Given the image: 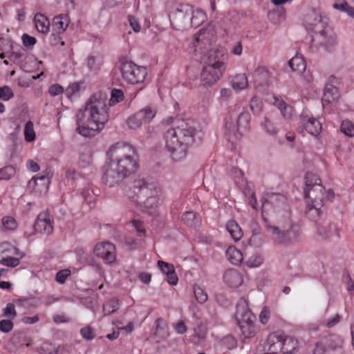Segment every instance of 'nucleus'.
<instances>
[{
	"label": "nucleus",
	"mask_w": 354,
	"mask_h": 354,
	"mask_svg": "<svg viewBox=\"0 0 354 354\" xmlns=\"http://www.w3.org/2000/svg\"><path fill=\"white\" fill-rule=\"evenodd\" d=\"M252 77L256 87L269 86L274 79L268 68L263 66H259L254 69Z\"/></svg>",
	"instance_id": "20"
},
{
	"label": "nucleus",
	"mask_w": 354,
	"mask_h": 354,
	"mask_svg": "<svg viewBox=\"0 0 354 354\" xmlns=\"http://www.w3.org/2000/svg\"><path fill=\"white\" fill-rule=\"evenodd\" d=\"M328 25V20L323 17L318 12L312 10L308 13L304 19V26L308 32L314 35L319 33Z\"/></svg>",
	"instance_id": "16"
},
{
	"label": "nucleus",
	"mask_w": 354,
	"mask_h": 354,
	"mask_svg": "<svg viewBox=\"0 0 354 354\" xmlns=\"http://www.w3.org/2000/svg\"><path fill=\"white\" fill-rule=\"evenodd\" d=\"M120 72L124 81L130 84L142 83L147 75L146 67L127 61L121 64Z\"/></svg>",
	"instance_id": "10"
},
{
	"label": "nucleus",
	"mask_w": 354,
	"mask_h": 354,
	"mask_svg": "<svg viewBox=\"0 0 354 354\" xmlns=\"http://www.w3.org/2000/svg\"><path fill=\"white\" fill-rule=\"evenodd\" d=\"M156 322V334L162 339L167 338L169 335L167 322L162 318H158Z\"/></svg>",
	"instance_id": "37"
},
{
	"label": "nucleus",
	"mask_w": 354,
	"mask_h": 354,
	"mask_svg": "<svg viewBox=\"0 0 354 354\" xmlns=\"http://www.w3.org/2000/svg\"><path fill=\"white\" fill-rule=\"evenodd\" d=\"M156 114V110L151 106H146L130 115L126 122L129 129L136 130L143 124L150 122Z\"/></svg>",
	"instance_id": "13"
},
{
	"label": "nucleus",
	"mask_w": 354,
	"mask_h": 354,
	"mask_svg": "<svg viewBox=\"0 0 354 354\" xmlns=\"http://www.w3.org/2000/svg\"><path fill=\"white\" fill-rule=\"evenodd\" d=\"M226 257L228 261L234 265L241 263L243 260L242 253L234 246H230L227 249Z\"/></svg>",
	"instance_id": "30"
},
{
	"label": "nucleus",
	"mask_w": 354,
	"mask_h": 354,
	"mask_svg": "<svg viewBox=\"0 0 354 354\" xmlns=\"http://www.w3.org/2000/svg\"><path fill=\"white\" fill-rule=\"evenodd\" d=\"M93 253L106 264L111 265L116 260L115 247L109 241L97 243L94 248Z\"/></svg>",
	"instance_id": "15"
},
{
	"label": "nucleus",
	"mask_w": 354,
	"mask_h": 354,
	"mask_svg": "<svg viewBox=\"0 0 354 354\" xmlns=\"http://www.w3.org/2000/svg\"><path fill=\"white\" fill-rule=\"evenodd\" d=\"M224 282L231 288H237L243 281L241 274L236 269H228L223 274Z\"/></svg>",
	"instance_id": "21"
},
{
	"label": "nucleus",
	"mask_w": 354,
	"mask_h": 354,
	"mask_svg": "<svg viewBox=\"0 0 354 354\" xmlns=\"http://www.w3.org/2000/svg\"><path fill=\"white\" fill-rule=\"evenodd\" d=\"M103 64V59L100 56L98 55H90L87 58V66L88 70L94 73L97 74Z\"/></svg>",
	"instance_id": "31"
},
{
	"label": "nucleus",
	"mask_w": 354,
	"mask_h": 354,
	"mask_svg": "<svg viewBox=\"0 0 354 354\" xmlns=\"http://www.w3.org/2000/svg\"><path fill=\"white\" fill-rule=\"evenodd\" d=\"M301 122L306 131L313 136H317L322 131L321 122L312 115L304 111L300 117Z\"/></svg>",
	"instance_id": "19"
},
{
	"label": "nucleus",
	"mask_w": 354,
	"mask_h": 354,
	"mask_svg": "<svg viewBox=\"0 0 354 354\" xmlns=\"http://www.w3.org/2000/svg\"><path fill=\"white\" fill-rule=\"evenodd\" d=\"M194 294L196 300L199 304H204L207 300V295L200 286L194 285L193 287Z\"/></svg>",
	"instance_id": "43"
},
{
	"label": "nucleus",
	"mask_w": 354,
	"mask_h": 354,
	"mask_svg": "<svg viewBox=\"0 0 354 354\" xmlns=\"http://www.w3.org/2000/svg\"><path fill=\"white\" fill-rule=\"evenodd\" d=\"M269 203L273 204L275 208L281 207L283 209L288 220L286 221V225L283 226V230H279L278 227H272L270 230L272 232L274 239L280 244H288L292 242V234H294L292 227V223L290 220V212L287 205L286 198L279 194H272L268 198Z\"/></svg>",
	"instance_id": "8"
},
{
	"label": "nucleus",
	"mask_w": 354,
	"mask_h": 354,
	"mask_svg": "<svg viewBox=\"0 0 354 354\" xmlns=\"http://www.w3.org/2000/svg\"><path fill=\"white\" fill-rule=\"evenodd\" d=\"M317 233L323 239H328L333 236H339V230L336 225L330 223L325 225L317 224Z\"/></svg>",
	"instance_id": "23"
},
{
	"label": "nucleus",
	"mask_w": 354,
	"mask_h": 354,
	"mask_svg": "<svg viewBox=\"0 0 354 354\" xmlns=\"http://www.w3.org/2000/svg\"><path fill=\"white\" fill-rule=\"evenodd\" d=\"M270 310L268 306H264L260 314H259V321L262 324H266L270 317Z\"/></svg>",
	"instance_id": "55"
},
{
	"label": "nucleus",
	"mask_w": 354,
	"mask_h": 354,
	"mask_svg": "<svg viewBox=\"0 0 354 354\" xmlns=\"http://www.w3.org/2000/svg\"><path fill=\"white\" fill-rule=\"evenodd\" d=\"M250 118V114L248 112H242L239 114L236 124L240 136L249 130Z\"/></svg>",
	"instance_id": "25"
},
{
	"label": "nucleus",
	"mask_w": 354,
	"mask_h": 354,
	"mask_svg": "<svg viewBox=\"0 0 354 354\" xmlns=\"http://www.w3.org/2000/svg\"><path fill=\"white\" fill-rule=\"evenodd\" d=\"M196 129L185 121L166 131L164 138L165 147L174 161H181L194 142Z\"/></svg>",
	"instance_id": "4"
},
{
	"label": "nucleus",
	"mask_w": 354,
	"mask_h": 354,
	"mask_svg": "<svg viewBox=\"0 0 354 354\" xmlns=\"http://www.w3.org/2000/svg\"><path fill=\"white\" fill-rule=\"evenodd\" d=\"M3 315L10 319H12L17 317L15 306L12 303L7 304L6 308L3 310Z\"/></svg>",
	"instance_id": "50"
},
{
	"label": "nucleus",
	"mask_w": 354,
	"mask_h": 354,
	"mask_svg": "<svg viewBox=\"0 0 354 354\" xmlns=\"http://www.w3.org/2000/svg\"><path fill=\"white\" fill-rule=\"evenodd\" d=\"M24 137L26 142H32L35 139L34 124L32 122L28 121L24 127Z\"/></svg>",
	"instance_id": "42"
},
{
	"label": "nucleus",
	"mask_w": 354,
	"mask_h": 354,
	"mask_svg": "<svg viewBox=\"0 0 354 354\" xmlns=\"http://www.w3.org/2000/svg\"><path fill=\"white\" fill-rule=\"evenodd\" d=\"M226 230L234 241H239L243 236V232L240 226L233 220L229 221L226 223Z\"/></svg>",
	"instance_id": "27"
},
{
	"label": "nucleus",
	"mask_w": 354,
	"mask_h": 354,
	"mask_svg": "<svg viewBox=\"0 0 354 354\" xmlns=\"http://www.w3.org/2000/svg\"><path fill=\"white\" fill-rule=\"evenodd\" d=\"M338 97L337 87L332 84H326L324 89L323 100L330 103L334 101Z\"/></svg>",
	"instance_id": "36"
},
{
	"label": "nucleus",
	"mask_w": 354,
	"mask_h": 354,
	"mask_svg": "<svg viewBox=\"0 0 354 354\" xmlns=\"http://www.w3.org/2000/svg\"><path fill=\"white\" fill-rule=\"evenodd\" d=\"M131 223L135 230L137 231L138 236L140 237L145 236V229L143 223L138 219H133Z\"/></svg>",
	"instance_id": "61"
},
{
	"label": "nucleus",
	"mask_w": 354,
	"mask_h": 354,
	"mask_svg": "<svg viewBox=\"0 0 354 354\" xmlns=\"http://www.w3.org/2000/svg\"><path fill=\"white\" fill-rule=\"evenodd\" d=\"M250 107L254 114H259L262 111L263 102L259 97L254 96L250 100Z\"/></svg>",
	"instance_id": "44"
},
{
	"label": "nucleus",
	"mask_w": 354,
	"mask_h": 354,
	"mask_svg": "<svg viewBox=\"0 0 354 354\" xmlns=\"http://www.w3.org/2000/svg\"><path fill=\"white\" fill-rule=\"evenodd\" d=\"M124 194L142 212L151 215L156 212V208L164 199L160 187L156 183H148L144 178L130 183L124 188Z\"/></svg>",
	"instance_id": "3"
},
{
	"label": "nucleus",
	"mask_w": 354,
	"mask_h": 354,
	"mask_svg": "<svg viewBox=\"0 0 354 354\" xmlns=\"http://www.w3.org/2000/svg\"><path fill=\"white\" fill-rule=\"evenodd\" d=\"M262 127L263 129L271 136L276 135L279 131L277 124L267 118H265L264 122L262 123Z\"/></svg>",
	"instance_id": "39"
},
{
	"label": "nucleus",
	"mask_w": 354,
	"mask_h": 354,
	"mask_svg": "<svg viewBox=\"0 0 354 354\" xmlns=\"http://www.w3.org/2000/svg\"><path fill=\"white\" fill-rule=\"evenodd\" d=\"M13 328V323L10 319L0 321V330L3 333H8Z\"/></svg>",
	"instance_id": "62"
},
{
	"label": "nucleus",
	"mask_w": 354,
	"mask_h": 354,
	"mask_svg": "<svg viewBox=\"0 0 354 354\" xmlns=\"http://www.w3.org/2000/svg\"><path fill=\"white\" fill-rule=\"evenodd\" d=\"M289 66L293 71L302 73L306 71V63L302 55L297 54L288 62Z\"/></svg>",
	"instance_id": "26"
},
{
	"label": "nucleus",
	"mask_w": 354,
	"mask_h": 354,
	"mask_svg": "<svg viewBox=\"0 0 354 354\" xmlns=\"http://www.w3.org/2000/svg\"><path fill=\"white\" fill-rule=\"evenodd\" d=\"M41 354H57L59 351L50 343L45 342L41 346Z\"/></svg>",
	"instance_id": "54"
},
{
	"label": "nucleus",
	"mask_w": 354,
	"mask_h": 354,
	"mask_svg": "<svg viewBox=\"0 0 354 354\" xmlns=\"http://www.w3.org/2000/svg\"><path fill=\"white\" fill-rule=\"evenodd\" d=\"M248 81L245 74H237L232 80V87L234 90L241 91L247 88Z\"/></svg>",
	"instance_id": "34"
},
{
	"label": "nucleus",
	"mask_w": 354,
	"mask_h": 354,
	"mask_svg": "<svg viewBox=\"0 0 354 354\" xmlns=\"http://www.w3.org/2000/svg\"><path fill=\"white\" fill-rule=\"evenodd\" d=\"M227 61V54L223 48L211 49L207 52V59L201 72V84L209 88L223 77Z\"/></svg>",
	"instance_id": "6"
},
{
	"label": "nucleus",
	"mask_w": 354,
	"mask_h": 354,
	"mask_svg": "<svg viewBox=\"0 0 354 354\" xmlns=\"http://www.w3.org/2000/svg\"><path fill=\"white\" fill-rule=\"evenodd\" d=\"M192 6L184 4L170 12L169 16L172 27L178 30H185L192 27Z\"/></svg>",
	"instance_id": "12"
},
{
	"label": "nucleus",
	"mask_w": 354,
	"mask_h": 354,
	"mask_svg": "<svg viewBox=\"0 0 354 354\" xmlns=\"http://www.w3.org/2000/svg\"><path fill=\"white\" fill-rule=\"evenodd\" d=\"M263 262V257L259 254H254L250 257L246 263L248 267L256 268L260 266Z\"/></svg>",
	"instance_id": "45"
},
{
	"label": "nucleus",
	"mask_w": 354,
	"mask_h": 354,
	"mask_svg": "<svg viewBox=\"0 0 354 354\" xmlns=\"http://www.w3.org/2000/svg\"><path fill=\"white\" fill-rule=\"evenodd\" d=\"M70 23V18L67 14H61L53 19V29L58 34L64 32Z\"/></svg>",
	"instance_id": "22"
},
{
	"label": "nucleus",
	"mask_w": 354,
	"mask_h": 354,
	"mask_svg": "<svg viewBox=\"0 0 354 354\" xmlns=\"http://www.w3.org/2000/svg\"><path fill=\"white\" fill-rule=\"evenodd\" d=\"M244 194L245 196H247L248 194L249 195L248 197V203L250 204V205L254 209H257L258 204H257V198H256L254 192H253L250 189H247L244 192Z\"/></svg>",
	"instance_id": "53"
},
{
	"label": "nucleus",
	"mask_w": 354,
	"mask_h": 354,
	"mask_svg": "<svg viewBox=\"0 0 354 354\" xmlns=\"http://www.w3.org/2000/svg\"><path fill=\"white\" fill-rule=\"evenodd\" d=\"M15 174V169L12 166H6L0 169V179L8 180Z\"/></svg>",
	"instance_id": "46"
},
{
	"label": "nucleus",
	"mask_w": 354,
	"mask_h": 354,
	"mask_svg": "<svg viewBox=\"0 0 354 354\" xmlns=\"http://www.w3.org/2000/svg\"><path fill=\"white\" fill-rule=\"evenodd\" d=\"M120 301L119 299L113 298L106 301L102 306V310L105 315H110L117 311L120 306Z\"/></svg>",
	"instance_id": "35"
},
{
	"label": "nucleus",
	"mask_w": 354,
	"mask_h": 354,
	"mask_svg": "<svg viewBox=\"0 0 354 354\" xmlns=\"http://www.w3.org/2000/svg\"><path fill=\"white\" fill-rule=\"evenodd\" d=\"M235 316L243 338L245 339L253 337L256 333L254 316L249 310L245 299L239 300Z\"/></svg>",
	"instance_id": "9"
},
{
	"label": "nucleus",
	"mask_w": 354,
	"mask_h": 354,
	"mask_svg": "<svg viewBox=\"0 0 354 354\" xmlns=\"http://www.w3.org/2000/svg\"><path fill=\"white\" fill-rule=\"evenodd\" d=\"M305 180L306 214L309 219L317 222L322 214L324 201L333 200L335 194L332 189H328L326 193L323 185L317 182H320V180L311 173H306Z\"/></svg>",
	"instance_id": "5"
},
{
	"label": "nucleus",
	"mask_w": 354,
	"mask_h": 354,
	"mask_svg": "<svg viewBox=\"0 0 354 354\" xmlns=\"http://www.w3.org/2000/svg\"><path fill=\"white\" fill-rule=\"evenodd\" d=\"M328 351V349L327 346L324 339H322L321 341L316 344L314 349V354H327Z\"/></svg>",
	"instance_id": "57"
},
{
	"label": "nucleus",
	"mask_w": 354,
	"mask_h": 354,
	"mask_svg": "<svg viewBox=\"0 0 354 354\" xmlns=\"http://www.w3.org/2000/svg\"><path fill=\"white\" fill-rule=\"evenodd\" d=\"M2 224L4 227L8 230H15L17 227L16 220L10 216L3 217Z\"/></svg>",
	"instance_id": "48"
},
{
	"label": "nucleus",
	"mask_w": 354,
	"mask_h": 354,
	"mask_svg": "<svg viewBox=\"0 0 354 354\" xmlns=\"http://www.w3.org/2000/svg\"><path fill=\"white\" fill-rule=\"evenodd\" d=\"M23 257L19 256H5L0 259V264L8 268H15L20 264V260Z\"/></svg>",
	"instance_id": "38"
},
{
	"label": "nucleus",
	"mask_w": 354,
	"mask_h": 354,
	"mask_svg": "<svg viewBox=\"0 0 354 354\" xmlns=\"http://www.w3.org/2000/svg\"><path fill=\"white\" fill-rule=\"evenodd\" d=\"M158 265L162 272L167 275L175 271L172 264L164 262L162 261H158Z\"/></svg>",
	"instance_id": "58"
},
{
	"label": "nucleus",
	"mask_w": 354,
	"mask_h": 354,
	"mask_svg": "<svg viewBox=\"0 0 354 354\" xmlns=\"http://www.w3.org/2000/svg\"><path fill=\"white\" fill-rule=\"evenodd\" d=\"M124 99V93L121 90L113 89L111 91V96L109 100V105L117 104Z\"/></svg>",
	"instance_id": "49"
},
{
	"label": "nucleus",
	"mask_w": 354,
	"mask_h": 354,
	"mask_svg": "<svg viewBox=\"0 0 354 354\" xmlns=\"http://www.w3.org/2000/svg\"><path fill=\"white\" fill-rule=\"evenodd\" d=\"M80 89V86L78 83L74 82L71 84H70L65 90L64 93L65 95L68 99H72L74 95H75Z\"/></svg>",
	"instance_id": "47"
},
{
	"label": "nucleus",
	"mask_w": 354,
	"mask_h": 354,
	"mask_svg": "<svg viewBox=\"0 0 354 354\" xmlns=\"http://www.w3.org/2000/svg\"><path fill=\"white\" fill-rule=\"evenodd\" d=\"M181 220L188 227H196L199 223V219L196 213L188 211L183 213Z\"/></svg>",
	"instance_id": "32"
},
{
	"label": "nucleus",
	"mask_w": 354,
	"mask_h": 354,
	"mask_svg": "<svg viewBox=\"0 0 354 354\" xmlns=\"http://www.w3.org/2000/svg\"><path fill=\"white\" fill-rule=\"evenodd\" d=\"M34 24L38 32L46 34L50 29V21L43 14L37 13L34 17Z\"/></svg>",
	"instance_id": "24"
},
{
	"label": "nucleus",
	"mask_w": 354,
	"mask_h": 354,
	"mask_svg": "<svg viewBox=\"0 0 354 354\" xmlns=\"http://www.w3.org/2000/svg\"><path fill=\"white\" fill-rule=\"evenodd\" d=\"M53 171L50 168L45 169L41 174L32 177L28 182V187L39 195L48 192Z\"/></svg>",
	"instance_id": "14"
},
{
	"label": "nucleus",
	"mask_w": 354,
	"mask_h": 354,
	"mask_svg": "<svg viewBox=\"0 0 354 354\" xmlns=\"http://www.w3.org/2000/svg\"><path fill=\"white\" fill-rule=\"evenodd\" d=\"M297 346V341L283 332L275 331L268 335L262 354H291Z\"/></svg>",
	"instance_id": "7"
},
{
	"label": "nucleus",
	"mask_w": 354,
	"mask_h": 354,
	"mask_svg": "<svg viewBox=\"0 0 354 354\" xmlns=\"http://www.w3.org/2000/svg\"><path fill=\"white\" fill-rule=\"evenodd\" d=\"M36 232L49 235L53 232V220L52 216L46 212L39 214L34 225Z\"/></svg>",
	"instance_id": "18"
},
{
	"label": "nucleus",
	"mask_w": 354,
	"mask_h": 354,
	"mask_svg": "<svg viewBox=\"0 0 354 354\" xmlns=\"http://www.w3.org/2000/svg\"><path fill=\"white\" fill-rule=\"evenodd\" d=\"M225 135L230 140L233 137L239 138L241 136L238 133L236 124H235L232 121H227L225 124Z\"/></svg>",
	"instance_id": "41"
},
{
	"label": "nucleus",
	"mask_w": 354,
	"mask_h": 354,
	"mask_svg": "<svg viewBox=\"0 0 354 354\" xmlns=\"http://www.w3.org/2000/svg\"><path fill=\"white\" fill-rule=\"evenodd\" d=\"M109 162L104 166V183L109 187L120 185L139 168V156L136 148L127 142H117L106 152Z\"/></svg>",
	"instance_id": "1"
},
{
	"label": "nucleus",
	"mask_w": 354,
	"mask_h": 354,
	"mask_svg": "<svg viewBox=\"0 0 354 354\" xmlns=\"http://www.w3.org/2000/svg\"><path fill=\"white\" fill-rule=\"evenodd\" d=\"M207 19V16L205 12L201 9H195L192 8L191 19H192V27H198L202 24Z\"/></svg>",
	"instance_id": "33"
},
{
	"label": "nucleus",
	"mask_w": 354,
	"mask_h": 354,
	"mask_svg": "<svg viewBox=\"0 0 354 354\" xmlns=\"http://www.w3.org/2000/svg\"><path fill=\"white\" fill-rule=\"evenodd\" d=\"M76 131L84 137H93L104 127L109 120L106 101L92 95L84 109L77 113Z\"/></svg>",
	"instance_id": "2"
},
{
	"label": "nucleus",
	"mask_w": 354,
	"mask_h": 354,
	"mask_svg": "<svg viewBox=\"0 0 354 354\" xmlns=\"http://www.w3.org/2000/svg\"><path fill=\"white\" fill-rule=\"evenodd\" d=\"M1 254L3 257L5 256H19L24 257V254L21 252L17 248L12 245L9 243H2L0 245Z\"/></svg>",
	"instance_id": "28"
},
{
	"label": "nucleus",
	"mask_w": 354,
	"mask_h": 354,
	"mask_svg": "<svg viewBox=\"0 0 354 354\" xmlns=\"http://www.w3.org/2000/svg\"><path fill=\"white\" fill-rule=\"evenodd\" d=\"M207 333V326L205 324L201 323L194 328V334L198 338L203 339Z\"/></svg>",
	"instance_id": "59"
},
{
	"label": "nucleus",
	"mask_w": 354,
	"mask_h": 354,
	"mask_svg": "<svg viewBox=\"0 0 354 354\" xmlns=\"http://www.w3.org/2000/svg\"><path fill=\"white\" fill-rule=\"evenodd\" d=\"M36 39L34 37L30 36L28 34H24L22 35L23 44L27 48H32L36 44Z\"/></svg>",
	"instance_id": "64"
},
{
	"label": "nucleus",
	"mask_w": 354,
	"mask_h": 354,
	"mask_svg": "<svg viewBox=\"0 0 354 354\" xmlns=\"http://www.w3.org/2000/svg\"><path fill=\"white\" fill-rule=\"evenodd\" d=\"M311 41L313 44L322 46L330 50L335 45L337 36L332 28L327 25L319 33L313 35Z\"/></svg>",
	"instance_id": "17"
},
{
	"label": "nucleus",
	"mask_w": 354,
	"mask_h": 354,
	"mask_svg": "<svg viewBox=\"0 0 354 354\" xmlns=\"http://www.w3.org/2000/svg\"><path fill=\"white\" fill-rule=\"evenodd\" d=\"M279 110L283 118L286 119H290L295 115V111L293 107L290 105H288L287 104H286Z\"/></svg>",
	"instance_id": "56"
},
{
	"label": "nucleus",
	"mask_w": 354,
	"mask_h": 354,
	"mask_svg": "<svg viewBox=\"0 0 354 354\" xmlns=\"http://www.w3.org/2000/svg\"><path fill=\"white\" fill-rule=\"evenodd\" d=\"M124 243L129 250H134L138 246L139 240L129 235L125 238Z\"/></svg>",
	"instance_id": "63"
},
{
	"label": "nucleus",
	"mask_w": 354,
	"mask_h": 354,
	"mask_svg": "<svg viewBox=\"0 0 354 354\" xmlns=\"http://www.w3.org/2000/svg\"><path fill=\"white\" fill-rule=\"evenodd\" d=\"M12 90L8 86L0 87V99L4 101L9 100L12 97Z\"/></svg>",
	"instance_id": "60"
},
{
	"label": "nucleus",
	"mask_w": 354,
	"mask_h": 354,
	"mask_svg": "<svg viewBox=\"0 0 354 354\" xmlns=\"http://www.w3.org/2000/svg\"><path fill=\"white\" fill-rule=\"evenodd\" d=\"M327 348L329 350L335 351L341 348L343 346V339L337 335H330L323 338Z\"/></svg>",
	"instance_id": "29"
},
{
	"label": "nucleus",
	"mask_w": 354,
	"mask_h": 354,
	"mask_svg": "<svg viewBox=\"0 0 354 354\" xmlns=\"http://www.w3.org/2000/svg\"><path fill=\"white\" fill-rule=\"evenodd\" d=\"M216 40V32L214 26L208 24L194 35L192 44L195 51L202 54L205 53Z\"/></svg>",
	"instance_id": "11"
},
{
	"label": "nucleus",
	"mask_w": 354,
	"mask_h": 354,
	"mask_svg": "<svg viewBox=\"0 0 354 354\" xmlns=\"http://www.w3.org/2000/svg\"><path fill=\"white\" fill-rule=\"evenodd\" d=\"M340 131L348 137H353L354 124L349 120H344L340 125Z\"/></svg>",
	"instance_id": "40"
},
{
	"label": "nucleus",
	"mask_w": 354,
	"mask_h": 354,
	"mask_svg": "<svg viewBox=\"0 0 354 354\" xmlns=\"http://www.w3.org/2000/svg\"><path fill=\"white\" fill-rule=\"evenodd\" d=\"M48 91L50 96L55 97L64 93V89L61 85L53 84L49 86Z\"/></svg>",
	"instance_id": "51"
},
{
	"label": "nucleus",
	"mask_w": 354,
	"mask_h": 354,
	"mask_svg": "<svg viewBox=\"0 0 354 354\" xmlns=\"http://www.w3.org/2000/svg\"><path fill=\"white\" fill-rule=\"evenodd\" d=\"M71 274V272L69 269L59 270L56 274L55 279L59 283L62 284L66 281Z\"/></svg>",
	"instance_id": "52"
}]
</instances>
